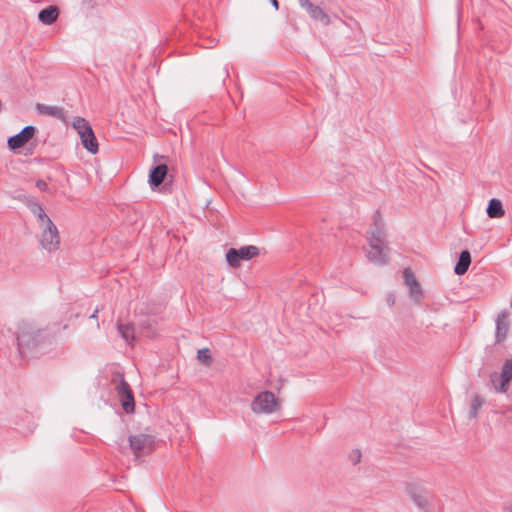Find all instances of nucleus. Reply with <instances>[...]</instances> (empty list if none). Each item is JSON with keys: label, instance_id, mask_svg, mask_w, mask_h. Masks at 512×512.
I'll use <instances>...</instances> for the list:
<instances>
[{"label": "nucleus", "instance_id": "nucleus-4", "mask_svg": "<svg viewBox=\"0 0 512 512\" xmlns=\"http://www.w3.org/2000/svg\"><path fill=\"white\" fill-rule=\"evenodd\" d=\"M250 406L255 414H272L280 408V403L272 392L263 391L254 397Z\"/></svg>", "mask_w": 512, "mask_h": 512}, {"label": "nucleus", "instance_id": "nucleus-3", "mask_svg": "<svg viewBox=\"0 0 512 512\" xmlns=\"http://www.w3.org/2000/svg\"><path fill=\"white\" fill-rule=\"evenodd\" d=\"M72 127L79 135L83 147L88 152L96 154L99 149L98 142L89 122L83 117L76 116L72 121Z\"/></svg>", "mask_w": 512, "mask_h": 512}, {"label": "nucleus", "instance_id": "nucleus-12", "mask_svg": "<svg viewBox=\"0 0 512 512\" xmlns=\"http://www.w3.org/2000/svg\"><path fill=\"white\" fill-rule=\"evenodd\" d=\"M510 312L507 310L502 311L496 319V340L502 342L509 331V318Z\"/></svg>", "mask_w": 512, "mask_h": 512}, {"label": "nucleus", "instance_id": "nucleus-33", "mask_svg": "<svg viewBox=\"0 0 512 512\" xmlns=\"http://www.w3.org/2000/svg\"><path fill=\"white\" fill-rule=\"evenodd\" d=\"M388 302H389L390 304H393V303H394V300H393V299H391V296H389V297H388Z\"/></svg>", "mask_w": 512, "mask_h": 512}, {"label": "nucleus", "instance_id": "nucleus-15", "mask_svg": "<svg viewBox=\"0 0 512 512\" xmlns=\"http://www.w3.org/2000/svg\"><path fill=\"white\" fill-rule=\"evenodd\" d=\"M168 167L166 164H158L149 174V183L152 187H158L162 184L167 175Z\"/></svg>", "mask_w": 512, "mask_h": 512}, {"label": "nucleus", "instance_id": "nucleus-7", "mask_svg": "<svg viewBox=\"0 0 512 512\" xmlns=\"http://www.w3.org/2000/svg\"><path fill=\"white\" fill-rule=\"evenodd\" d=\"M258 255L259 249L253 245L242 246L238 249L230 248L226 253V261L231 267L237 268L241 261H249Z\"/></svg>", "mask_w": 512, "mask_h": 512}, {"label": "nucleus", "instance_id": "nucleus-14", "mask_svg": "<svg viewBox=\"0 0 512 512\" xmlns=\"http://www.w3.org/2000/svg\"><path fill=\"white\" fill-rule=\"evenodd\" d=\"M36 111L41 115H48L66 121L65 111L59 106H48L45 104L37 103Z\"/></svg>", "mask_w": 512, "mask_h": 512}, {"label": "nucleus", "instance_id": "nucleus-28", "mask_svg": "<svg viewBox=\"0 0 512 512\" xmlns=\"http://www.w3.org/2000/svg\"><path fill=\"white\" fill-rule=\"evenodd\" d=\"M36 187L41 190V191H47L48 190V185L47 183L44 181V180H37L36 181Z\"/></svg>", "mask_w": 512, "mask_h": 512}, {"label": "nucleus", "instance_id": "nucleus-6", "mask_svg": "<svg viewBox=\"0 0 512 512\" xmlns=\"http://www.w3.org/2000/svg\"><path fill=\"white\" fill-rule=\"evenodd\" d=\"M42 229L41 245L49 252L56 251L59 248L60 237L58 229L51 219H46V222L39 224Z\"/></svg>", "mask_w": 512, "mask_h": 512}, {"label": "nucleus", "instance_id": "nucleus-9", "mask_svg": "<svg viewBox=\"0 0 512 512\" xmlns=\"http://www.w3.org/2000/svg\"><path fill=\"white\" fill-rule=\"evenodd\" d=\"M490 379L497 392L506 393L512 380V359H507L502 365L501 372L492 373Z\"/></svg>", "mask_w": 512, "mask_h": 512}, {"label": "nucleus", "instance_id": "nucleus-17", "mask_svg": "<svg viewBox=\"0 0 512 512\" xmlns=\"http://www.w3.org/2000/svg\"><path fill=\"white\" fill-rule=\"evenodd\" d=\"M58 14L59 12L56 6H49L39 12L38 18L43 24L50 25L56 21Z\"/></svg>", "mask_w": 512, "mask_h": 512}, {"label": "nucleus", "instance_id": "nucleus-31", "mask_svg": "<svg viewBox=\"0 0 512 512\" xmlns=\"http://www.w3.org/2000/svg\"><path fill=\"white\" fill-rule=\"evenodd\" d=\"M99 310L96 309L93 314L90 316L91 319H96L97 318V314H98Z\"/></svg>", "mask_w": 512, "mask_h": 512}, {"label": "nucleus", "instance_id": "nucleus-23", "mask_svg": "<svg viewBox=\"0 0 512 512\" xmlns=\"http://www.w3.org/2000/svg\"><path fill=\"white\" fill-rule=\"evenodd\" d=\"M484 399L479 395H474L471 400L470 406V417L475 418L478 414L479 409L483 406Z\"/></svg>", "mask_w": 512, "mask_h": 512}, {"label": "nucleus", "instance_id": "nucleus-16", "mask_svg": "<svg viewBox=\"0 0 512 512\" xmlns=\"http://www.w3.org/2000/svg\"><path fill=\"white\" fill-rule=\"evenodd\" d=\"M471 264V255L468 250H463L460 255L459 259L454 267V273L456 275H463L467 272L469 266Z\"/></svg>", "mask_w": 512, "mask_h": 512}, {"label": "nucleus", "instance_id": "nucleus-2", "mask_svg": "<svg viewBox=\"0 0 512 512\" xmlns=\"http://www.w3.org/2000/svg\"><path fill=\"white\" fill-rule=\"evenodd\" d=\"M406 492L422 512H440V501L424 482L413 481L407 483Z\"/></svg>", "mask_w": 512, "mask_h": 512}, {"label": "nucleus", "instance_id": "nucleus-11", "mask_svg": "<svg viewBox=\"0 0 512 512\" xmlns=\"http://www.w3.org/2000/svg\"><path fill=\"white\" fill-rule=\"evenodd\" d=\"M36 128L34 126L24 127L18 134L8 139V146L11 150L23 147L34 136Z\"/></svg>", "mask_w": 512, "mask_h": 512}, {"label": "nucleus", "instance_id": "nucleus-10", "mask_svg": "<svg viewBox=\"0 0 512 512\" xmlns=\"http://www.w3.org/2000/svg\"><path fill=\"white\" fill-rule=\"evenodd\" d=\"M370 250L367 253L369 261L377 264L384 265L388 263V247L386 243H369Z\"/></svg>", "mask_w": 512, "mask_h": 512}, {"label": "nucleus", "instance_id": "nucleus-27", "mask_svg": "<svg viewBox=\"0 0 512 512\" xmlns=\"http://www.w3.org/2000/svg\"><path fill=\"white\" fill-rule=\"evenodd\" d=\"M350 457H351L352 462L354 464H357L358 462H360L361 452L359 450H354V451H352Z\"/></svg>", "mask_w": 512, "mask_h": 512}, {"label": "nucleus", "instance_id": "nucleus-35", "mask_svg": "<svg viewBox=\"0 0 512 512\" xmlns=\"http://www.w3.org/2000/svg\"><path fill=\"white\" fill-rule=\"evenodd\" d=\"M507 512H512V506L508 509Z\"/></svg>", "mask_w": 512, "mask_h": 512}, {"label": "nucleus", "instance_id": "nucleus-29", "mask_svg": "<svg viewBox=\"0 0 512 512\" xmlns=\"http://www.w3.org/2000/svg\"><path fill=\"white\" fill-rule=\"evenodd\" d=\"M299 5L308 11L313 7V4L309 0H299Z\"/></svg>", "mask_w": 512, "mask_h": 512}, {"label": "nucleus", "instance_id": "nucleus-13", "mask_svg": "<svg viewBox=\"0 0 512 512\" xmlns=\"http://www.w3.org/2000/svg\"><path fill=\"white\" fill-rule=\"evenodd\" d=\"M368 243H385L384 223L377 215L374 219V226L368 232Z\"/></svg>", "mask_w": 512, "mask_h": 512}, {"label": "nucleus", "instance_id": "nucleus-26", "mask_svg": "<svg viewBox=\"0 0 512 512\" xmlns=\"http://www.w3.org/2000/svg\"><path fill=\"white\" fill-rule=\"evenodd\" d=\"M410 294L414 298V300L419 301L421 297V289L419 283L416 284V287L410 286Z\"/></svg>", "mask_w": 512, "mask_h": 512}, {"label": "nucleus", "instance_id": "nucleus-18", "mask_svg": "<svg viewBox=\"0 0 512 512\" xmlns=\"http://www.w3.org/2000/svg\"><path fill=\"white\" fill-rule=\"evenodd\" d=\"M486 211L490 218H500L505 214L502 202L496 198L489 201Z\"/></svg>", "mask_w": 512, "mask_h": 512}, {"label": "nucleus", "instance_id": "nucleus-25", "mask_svg": "<svg viewBox=\"0 0 512 512\" xmlns=\"http://www.w3.org/2000/svg\"><path fill=\"white\" fill-rule=\"evenodd\" d=\"M403 276H404V282L407 286H413V287H416V284L418 283L416 278L414 277L413 273L411 272L410 269H405L404 270V273H403Z\"/></svg>", "mask_w": 512, "mask_h": 512}, {"label": "nucleus", "instance_id": "nucleus-22", "mask_svg": "<svg viewBox=\"0 0 512 512\" xmlns=\"http://www.w3.org/2000/svg\"><path fill=\"white\" fill-rule=\"evenodd\" d=\"M33 345L34 343H31L28 334H26L25 332H22L17 336L18 351L21 355H25L26 350Z\"/></svg>", "mask_w": 512, "mask_h": 512}, {"label": "nucleus", "instance_id": "nucleus-19", "mask_svg": "<svg viewBox=\"0 0 512 512\" xmlns=\"http://www.w3.org/2000/svg\"><path fill=\"white\" fill-rule=\"evenodd\" d=\"M27 206L29 207L30 211L37 217L39 224L46 222V219H50L40 203L28 199Z\"/></svg>", "mask_w": 512, "mask_h": 512}, {"label": "nucleus", "instance_id": "nucleus-24", "mask_svg": "<svg viewBox=\"0 0 512 512\" xmlns=\"http://www.w3.org/2000/svg\"><path fill=\"white\" fill-rule=\"evenodd\" d=\"M197 358L199 359L200 362L209 366L211 364L210 350L208 348H203V349L198 350Z\"/></svg>", "mask_w": 512, "mask_h": 512}, {"label": "nucleus", "instance_id": "nucleus-21", "mask_svg": "<svg viewBox=\"0 0 512 512\" xmlns=\"http://www.w3.org/2000/svg\"><path fill=\"white\" fill-rule=\"evenodd\" d=\"M307 12L311 18L323 23L326 26L329 25L331 22L330 17L319 6L313 5V7L309 9Z\"/></svg>", "mask_w": 512, "mask_h": 512}, {"label": "nucleus", "instance_id": "nucleus-8", "mask_svg": "<svg viewBox=\"0 0 512 512\" xmlns=\"http://www.w3.org/2000/svg\"><path fill=\"white\" fill-rule=\"evenodd\" d=\"M130 448L138 458L151 453L155 448V437L149 434H137L129 437Z\"/></svg>", "mask_w": 512, "mask_h": 512}, {"label": "nucleus", "instance_id": "nucleus-20", "mask_svg": "<svg viewBox=\"0 0 512 512\" xmlns=\"http://www.w3.org/2000/svg\"><path fill=\"white\" fill-rule=\"evenodd\" d=\"M118 332L120 333L121 337L128 343L132 344L135 339V329L131 324H123L118 323L117 324Z\"/></svg>", "mask_w": 512, "mask_h": 512}, {"label": "nucleus", "instance_id": "nucleus-1", "mask_svg": "<svg viewBox=\"0 0 512 512\" xmlns=\"http://www.w3.org/2000/svg\"><path fill=\"white\" fill-rule=\"evenodd\" d=\"M406 492L422 512H440V501L424 482L413 481L407 483Z\"/></svg>", "mask_w": 512, "mask_h": 512}, {"label": "nucleus", "instance_id": "nucleus-34", "mask_svg": "<svg viewBox=\"0 0 512 512\" xmlns=\"http://www.w3.org/2000/svg\"><path fill=\"white\" fill-rule=\"evenodd\" d=\"M92 0H83V2L90 3Z\"/></svg>", "mask_w": 512, "mask_h": 512}, {"label": "nucleus", "instance_id": "nucleus-5", "mask_svg": "<svg viewBox=\"0 0 512 512\" xmlns=\"http://www.w3.org/2000/svg\"><path fill=\"white\" fill-rule=\"evenodd\" d=\"M112 381L114 383L115 390L117 391V395L121 400L124 411L127 413L133 412L135 408L134 396L123 375L121 373H117L113 377Z\"/></svg>", "mask_w": 512, "mask_h": 512}, {"label": "nucleus", "instance_id": "nucleus-30", "mask_svg": "<svg viewBox=\"0 0 512 512\" xmlns=\"http://www.w3.org/2000/svg\"><path fill=\"white\" fill-rule=\"evenodd\" d=\"M271 4L274 6V8L276 10H278L279 8V3H278V0H270Z\"/></svg>", "mask_w": 512, "mask_h": 512}, {"label": "nucleus", "instance_id": "nucleus-32", "mask_svg": "<svg viewBox=\"0 0 512 512\" xmlns=\"http://www.w3.org/2000/svg\"><path fill=\"white\" fill-rule=\"evenodd\" d=\"M223 76H224L225 78L229 77V72H228V69H227V68H224Z\"/></svg>", "mask_w": 512, "mask_h": 512}]
</instances>
